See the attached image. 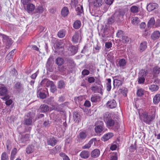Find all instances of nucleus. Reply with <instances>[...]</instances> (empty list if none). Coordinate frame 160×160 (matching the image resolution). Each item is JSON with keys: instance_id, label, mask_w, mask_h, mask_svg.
<instances>
[{"instance_id": "1", "label": "nucleus", "mask_w": 160, "mask_h": 160, "mask_svg": "<svg viewBox=\"0 0 160 160\" xmlns=\"http://www.w3.org/2000/svg\"><path fill=\"white\" fill-rule=\"evenodd\" d=\"M139 118L147 124H150L155 118V113L151 115H148L146 112H143L141 114L139 113Z\"/></svg>"}, {"instance_id": "2", "label": "nucleus", "mask_w": 160, "mask_h": 160, "mask_svg": "<svg viewBox=\"0 0 160 160\" xmlns=\"http://www.w3.org/2000/svg\"><path fill=\"white\" fill-rule=\"evenodd\" d=\"M34 118L33 115L30 112L28 113L25 115L23 124L30 126L32 125V119Z\"/></svg>"}, {"instance_id": "3", "label": "nucleus", "mask_w": 160, "mask_h": 160, "mask_svg": "<svg viewBox=\"0 0 160 160\" xmlns=\"http://www.w3.org/2000/svg\"><path fill=\"white\" fill-rule=\"evenodd\" d=\"M124 15V13L122 10H118L116 11L112 15L116 22H118L122 20Z\"/></svg>"}, {"instance_id": "4", "label": "nucleus", "mask_w": 160, "mask_h": 160, "mask_svg": "<svg viewBox=\"0 0 160 160\" xmlns=\"http://www.w3.org/2000/svg\"><path fill=\"white\" fill-rule=\"evenodd\" d=\"M7 88L5 87H2L0 88V95L4 96L2 98L3 100H7L10 97L8 94Z\"/></svg>"}, {"instance_id": "5", "label": "nucleus", "mask_w": 160, "mask_h": 160, "mask_svg": "<svg viewBox=\"0 0 160 160\" xmlns=\"http://www.w3.org/2000/svg\"><path fill=\"white\" fill-rule=\"evenodd\" d=\"M14 90L17 93H22L24 91V88L22 84L19 82H17L13 87Z\"/></svg>"}, {"instance_id": "6", "label": "nucleus", "mask_w": 160, "mask_h": 160, "mask_svg": "<svg viewBox=\"0 0 160 160\" xmlns=\"http://www.w3.org/2000/svg\"><path fill=\"white\" fill-rule=\"evenodd\" d=\"M45 90L40 88V86L38 88L37 90V95L39 96V98L42 99H44L46 97V95L45 93V90H47L46 88H44Z\"/></svg>"}, {"instance_id": "7", "label": "nucleus", "mask_w": 160, "mask_h": 160, "mask_svg": "<svg viewBox=\"0 0 160 160\" xmlns=\"http://www.w3.org/2000/svg\"><path fill=\"white\" fill-rule=\"evenodd\" d=\"M102 85H93L91 87V90L94 93H98L102 94Z\"/></svg>"}, {"instance_id": "8", "label": "nucleus", "mask_w": 160, "mask_h": 160, "mask_svg": "<svg viewBox=\"0 0 160 160\" xmlns=\"http://www.w3.org/2000/svg\"><path fill=\"white\" fill-rule=\"evenodd\" d=\"M81 38L79 36V33L75 32L72 37V41L74 44L77 43L79 41L81 40Z\"/></svg>"}, {"instance_id": "9", "label": "nucleus", "mask_w": 160, "mask_h": 160, "mask_svg": "<svg viewBox=\"0 0 160 160\" xmlns=\"http://www.w3.org/2000/svg\"><path fill=\"white\" fill-rule=\"evenodd\" d=\"M53 83L54 82L52 81L48 80L47 79H44L42 81L39 85L42 86L45 84V87H48L49 86L50 87Z\"/></svg>"}, {"instance_id": "10", "label": "nucleus", "mask_w": 160, "mask_h": 160, "mask_svg": "<svg viewBox=\"0 0 160 160\" xmlns=\"http://www.w3.org/2000/svg\"><path fill=\"white\" fill-rule=\"evenodd\" d=\"M158 7V4L155 3H152L148 5L147 8L148 11L151 12L157 8Z\"/></svg>"}, {"instance_id": "11", "label": "nucleus", "mask_w": 160, "mask_h": 160, "mask_svg": "<svg viewBox=\"0 0 160 160\" xmlns=\"http://www.w3.org/2000/svg\"><path fill=\"white\" fill-rule=\"evenodd\" d=\"M2 38L3 41L6 44L9 46L12 43V40L9 38L7 36L5 35H2Z\"/></svg>"}, {"instance_id": "12", "label": "nucleus", "mask_w": 160, "mask_h": 160, "mask_svg": "<svg viewBox=\"0 0 160 160\" xmlns=\"http://www.w3.org/2000/svg\"><path fill=\"white\" fill-rule=\"evenodd\" d=\"M160 37V32L158 31H156L152 34L151 38L153 40H155L158 39Z\"/></svg>"}, {"instance_id": "13", "label": "nucleus", "mask_w": 160, "mask_h": 160, "mask_svg": "<svg viewBox=\"0 0 160 160\" xmlns=\"http://www.w3.org/2000/svg\"><path fill=\"white\" fill-rule=\"evenodd\" d=\"M102 32L101 33L102 38L101 39L103 42L105 41L108 36H107L108 33L107 32L106 29L104 28L102 31Z\"/></svg>"}, {"instance_id": "14", "label": "nucleus", "mask_w": 160, "mask_h": 160, "mask_svg": "<svg viewBox=\"0 0 160 160\" xmlns=\"http://www.w3.org/2000/svg\"><path fill=\"white\" fill-rule=\"evenodd\" d=\"M100 154L99 150L98 149H95L92 151L91 153V156L92 158H96L98 157Z\"/></svg>"}, {"instance_id": "15", "label": "nucleus", "mask_w": 160, "mask_h": 160, "mask_svg": "<svg viewBox=\"0 0 160 160\" xmlns=\"http://www.w3.org/2000/svg\"><path fill=\"white\" fill-rule=\"evenodd\" d=\"M107 105L111 108H114L117 106L116 102L114 99L109 101L107 103Z\"/></svg>"}, {"instance_id": "16", "label": "nucleus", "mask_w": 160, "mask_h": 160, "mask_svg": "<svg viewBox=\"0 0 160 160\" xmlns=\"http://www.w3.org/2000/svg\"><path fill=\"white\" fill-rule=\"evenodd\" d=\"M47 142L48 145L51 146H54L56 143L57 141L54 138L52 137L48 139Z\"/></svg>"}, {"instance_id": "17", "label": "nucleus", "mask_w": 160, "mask_h": 160, "mask_svg": "<svg viewBox=\"0 0 160 160\" xmlns=\"http://www.w3.org/2000/svg\"><path fill=\"white\" fill-rule=\"evenodd\" d=\"M100 122L101 123L100 125L96 126L94 128L95 132L97 133H101L103 130V128L102 126L103 123L101 121H100Z\"/></svg>"}, {"instance_id": "18", "label": "nucleus", "mask_w": 160, "mask_h": 160, "mask_svg": "<svg viewBox=\"0 0 160 160\" xmlns=\"http://www.w3.org/2000/svg\"><path fill=\"white\" fill-rule=\"evenodd\" d=\"M112 133L109 132L105 134L101 138V140L106 141L113 136Z\"/></svg>"}, {"instance_id": "19", "label": "nucleus", "mask_w": 160, "mask_h": 160, "mask_svg": "<svg viewBox=\"0 0 160 160\" xmlns=\"http://www.w3.org/2000/svg\"><path fill=\"white\" fill-rule=\"evenodd\" d=\"M80 156L82 158L87 159L89 157L90 153L88 151L84 150L81 152Z\"/></svg>"}, {"instance_id": "20", "label": "nucleus", "mask_w": 160, "mask_h": 160, "mask_svg": "<svg viewBox=\"0 0 160 160\" xmlns=\"http://www.w3.org/2000/svg\"><path fill=\"white\" fill-rule=\"evenodd\" d=\"M147 48V43L146 42L143 41L141 42L139 47V50L140 52L144 51Z\"/></svg>"}, {"instance_id": "21", "label": "nucleus", "mask_w": 160, "mask_h": 160, "mask_svg": "<svg viewBox=\"0 0 160 160\" xmlns=\"http://www.w3.org/2000/svg\"><path fill=\"white\" fill-rule=\"evenodd\" d=\"M152 73L154 76H157L160 73V68L158 66L154 67L153 68Z\"/></svg>"}, {"instance_id": "22", "label": "nucleus", "mask_w": 160, "mask_h": 160, "mask_svg": "<svg viewBox=\"0 0 160 160\" xmlns=\"http://www.w3.org/2000/svg\"><path fill=\"white\" fill-rule=\"evenodd\" d=\"M39 109L41 112H45L49 110V108L47 105L43 104L40 106Z\"/></svg>"}, {"instance_id": "23", "label": "nucleus", "mask_w": 160, "mask_h": 160, "mask_svg": "<svg viewBox=\"0 0 160 160\" xmlns=\"http://www.w3.org/2000/svg\"><path fill=\"white\" fill-rule=\"evenodd\" d=\"M66 86L65 82L63 80L59 81L57 83V86L58 88L62 89L64 88Z\"/></svg>"}, {"instance_id": "24", "label": "nucleus", "mask_w": 160, "mask_h": 160, "mask_svg": "<svg viewBox=\"0 0 160 160\" xmlns=\"http://www.w3.org/2000/svg\"><path fill=\"white\" fill-rule=\"evenodd\" d=\"M69 13V10L67 7H64L62 9L61 14L62 15L63 17L67 16Z\"/></svg>"}, {"instance_id": "25", "label": "nucleus", "mask_w": 160, "mask_h": 160, "mask_svg": "<svg viewBox=\"0 0 160 160\" xmlns=\"http://www.w3.org/2000/svg\"><path fill=\"white\" fill-rule=\"evenodd\" d=\"M113 86L114 88H118L122 84V81L117 79H114L113 81Z\"/></svg>"}, {"instance_id": "26", "label": "nucleus", "mask_w": 160, "mask_h": 160, "mask_svg": "<svg viewBox=\"0 0 160 160\" xmlns=\"http://www.w3.org/2000/svg\"><path fill=\"white\" fill-rule=\"evenodd\" d=\"M160 101V94H156L153 98V102L154 104H158Z\"/></svg>"}, {"instance_id": "27", "label": "nucleus", "mask_w": 160, "mask_h": 160, "mask_svg": "<svg viewBox=\"0 0 160 160\" xmlns=\"http://www.w3.org/2000/svg\"><path fill=\"white\" fill-rule=\"evenodd\" d=\"M73 118L74 121L76 122L79 123L80 120V115L77 112H74L73 114Z\"/></svg>"}, {"instance_id": "28", "label": "nucleus", "mask_w": 160, "mask_h": 160, "mask_svg": "<svg viewBox=\"0 0 160 160\" xmlns=\"http://www.w3.org/2000/svg\"><path fill=\"white\" fill-rule=\"evenodd\" d=\"M155 24V20L154 18L153 17H152L150 18V20H149L147 26L148 28H151L153 27Z\"/></svg>"}, {"instance_id": "29", "label": "nucleus", "mask_w": 160, "mask_h": 160, "mask_svg": "<svg viewBox=\"0 0 160 160\" xmlns=\"http://www.w3.org/2000/svg\"><path fill=\"white\" fill-rule=\"evenodd\" d=\"M131 20L132 23L135 25H137L140 22L139 19L136 17L132 18Z\"/></svg>"}, {"instance_id": "30", "label": "nucleus", "mask_w": 160, "mask_h": 160, "mask_svg": "<svg viewBox=\"0 0 160 160\" xmlns=\"http://www.w3.org/2000/svg\"><path fill=\"white\" fill-rule=\"evenodd\" d=\"M34 147L32 145L28 146L26 148V152L28 154L32 153L34 151Z\"/></svg>"}, {"instance_id": "31", "label": "nucleus", "mask_w": 160, "mask_h": 160, "mask_svg": "<svg viewBox=\"0 0 160 160\" xmlns=\"http://www.w3.org/2000/svg\"><path fill=\"white\" fill-rule=\"evenodd\" d=\"M34 5L32 3H29L27 4V9L29 13L32 12L35 9Z\"/></svg>"}, {"instance_id": "32", "label": "nucleus", "mask_w": 160, "mask_h": 160, "mask_svg": "<svg viewBox=\"0 0 160 160\" xmlns=\"http://www.w3.org/2000/svg\"><path fill=\"white\" fill-rule=\"evenodd\" d=\"M112 114L109 112H105L103 115V120L105 122H106L108 120L111 119Z\"/></svg>"}, {"instance_id": "33", "label": "nucleus", "mask_w": 160, "mask_h": 160, "mask_svg": "<svg viewBox=\"0 0 160 160\" xmlns=\"http://www.w3.org/2000/svg\"><path fill=\"white\" fill-rule=\"evenodd\" d=\"M101 100L100 97L99 96L94 95L91 97V101L93 102H96Z\"/></svg>"}, {"instance_id": "34", "label": "nucleus", "mask_w": 160, "mask_h": 160, "mask_svg": "<svg viewBox=\"0 0 160 160\" xmlns=\"http://www.w3.org/2000/svg\"><path fill=\"white\" fill-rule=\"evenodd\" d=\"M149 90L152 92L157 91L159 89V87L157 85H152L149 86Z\"/></svg>"}, {"instance_id": "35", "label": "nucleus", "mask_w": 160, "mask_h": 160, "mask_svg": "<svg viewBox=\"0 0 160 160\" xmlns=\"http://www.w3.org/2000/svg\"><path fill=\"white\" fill-rule=\"evenodd\" d=\"M147 71H145L144 69L141 70L138 73V76L145 78L146 76L148 74Z\"/></svg>"}, {"instance_id": "36", "label": "nucleus", "mask_w": 160, "mask_h": 160, "mask_svg": "<svg viewBox=\"0 0 160 160\" xmlns=\"http://www.w3.org/2000/svg\"><path fill=\"white\" fill-rule=\"evenodd\" d=\"M105 122H106L107 126L108 127H112L113 126L115 123L114 121L112 118Z\"/></svg>"}, {"instance_id": "37", "label": "nucleus", "mask_w": 160, "mask_h": 160, "mask_svg": "<svg viewBox=\"0 0 160 160\" xmlns=\"http://www.w3.org/2000/svg\"><path fill=\"white\" fill-rule=\"evenodd\" d=\"M102 4V0H95L93 2V4L94 7L97 8L100 7Z\"/></svg>"}, {"instance_id": "38", "label": "nucleus", "mask_w": 160, "mask_h": 160, "mask_svg": "<svg viewBox=\"0 0 160 160\" xmlns=\"http://www.w3.org/2000/svg\"><path fill=\"white\" fill-rule=\"evenodd\" d=\"M64 62L63 58L61 57H58L56 60V63L58 66L62 65Z\"/></svg>"}, {"instance_id": "39", "label": "nucleus", "mask_w": 160, "mask_h": 160, "mask_svg": "<svg viewBox=\"0 0 160 160\" xmlns=\"http://www.w3.org/2000/svg\"><path fill=\"white\" fill-rule=\"evenodd\" d=\"M87 136V133L84 132H80L78 135V138L81 139L83 140L85 139Z\"/></svg>"}, {"instance_id": "40", "label": "nucleus", "mask_w": 160, "mask_h": 160, "mask_svg": "<svg viewBox=\"0 0 160 160\" xmlns=\"http://www.w3.org/2000/svg\"><path fill=\"white\" fill-rule=\"evenodd\" d=\"M66 31L62 29L59 31L58 33V36L60 38H63L65 35Z\"/></svg>"}, {"instance_id": "41", "label": "nucleus", "mask_w": 160, "mask_h": 160, "mask_svg": "<svg viewBox=\"0 0 160 160\" xmlns=\"http://www.w3.org/2000/svg\"><path fill=\"white\" fill-rule=\"evenodd\" d=\"M126 64V62L125 60L124 59H122L118 61V65L120 67L125 66Z\"/></svg>"}, {"instance_id": "42", "label": "nucleus", "mask_w": 160, "mask_h": 160, "mask_svg": "<svg viewBox=\"0 0 160 160\" xmlns=\"http://www.w3.org/2000/svg\"><path fill=\"white\" fill-rule=\"evenodd\" d=\"M130 10L132 13H136L138 12V8L136 6H132L131 7Z\"/></svg>"}, {"instance_id": "43", "label": "nucleus", "mask_w": 160, "mask_h": 160, "mask_svg": "<svg viewBox=\"0 0 160 160\" xmlns=\"http://www.w3.org/2000/svg\"><path fill=\"white\" fill-rule=\"evenodd\" d=\"M81 25V23L80 21L77 20L75 21L73 25V28L75 29L79 28Z\"/></svg>"}, {"instance_id": "44", "label": "nucleus", "mask_w": 160, "mask_h": 160, "mask_svg": "<svg viewBox=\"0 0 160 160\" xmlns=\"http://www.w3.org/2000/svg\"><path fill=\"white\" fill-rule=\"evenodd\" d=\"M55 47L58 49L62 48L63 46V43L61 41L56 42L54 44Z\"/></svg>"}, {"instance_id": "45", "label": "nucleus", "mask_w": 160, "mask_h": 160, "mask_svg": "<svg viewBox=\"0 0 160 160\" xmlns=\"http://www.w3.org/2000/svg\"><path fill=\"white\" fill-rule=\"evenodd\" d=\"M76 11L78 15H80L83 12V9L82 6L79 5L76 9Z\"/></svg>"}, {"instance_id": "46", "label": "nucleus", "mask_w": 160, "mask_h": 160, "mask_svg": "<svg viewBox=\"0 0 160 160\" xmlns=\"http://www.w3.org/2000/svg\"><path fill=\"white\" fill-rule=\"evenodd\" d=\"M108 82L106 83L107 90L108 91H109L111 88V79L110 78H108L107 79Z\"/></svg>"}, {"instance_id": "47", "label": "nucleus", "mask_w": 160, "mask_h": 160, "mask_svg": "<svg viewBox=\"0 0 160 160\" xmlns=\"http://www.w3.org/2000/svg\"><path fill=\"white\" fill-rule=\"evenodd\" d=\"M93 143V141L92 139H91L89 141L88 143L87 144H86L84 146H83L82 147V148L83 149H88L91 146V145Z\"/></svg>"}, {"instance_id": "48", "label": "nucleus", "mask_w": 160, "mask_h": 160, "mask_svg": "<svg viewBox=\"0 0 160 160\" xmlns=\"http://www.w3.org/2000/svg\"><path fill=\"white\" fill-rule=\"evenodd\" d=\"M44 10V8L41 6H38L36 9V12L38 13H42Z\"/></svg>"}, {"instance_id": "49", "label": "nucleus", "mask_w": 160, "mask_h": 160, "mask_svg": "<svg viewBox=\"0 0 160 160\" xmlns=\"http://www.w3.org/2000/svg\"><path fill=\"white\" fill-rule=\"evenodd\" d=\"M1 160H9L8 155L5 152L2 153L1 156Z\"/></svg>"}, {"instance_id": "50", "label": "nucleus", "mask_w": 160, "mask_h": 160, "mask_svg": "<svg viewBox=\"0 0 160 160\" xmlns=\"http://www.w3.org/2000/svg\"><path fill=\"white\" fill-rule=\"evenodd\" d=\"M59 155L62 158L63 160H70L69 157L65 153L61 152L59 154Z\"/></svg>"}, {"instance_id": "51", "label": "nucleus", "mask_w": 160, "mask_h": 160, "mask_svg": "<svg viewBox=\"0 0 160 160\" xmlns=\"http://www.w3.org/2000/svg\"><path fill=\"white\" fill-rule=\"evenodd\" d=\"M144 91L143 89L140 88L137 90V94L139 97L141 96L144 94Z\"/></svg>"}, {"instance_id": "52", "label": "nucleus", "mask_w": 160, "mask_h": 160, "mask_svg": "<svg viewBox=\"0 0 160 160\" xmlns=\"http://www.w3.org/2000/svg\"><path fill=\"white\" fill-rule=\"evenodd\" d=\"M57 90L56 87L53 83L50 87V90L52 92L54 93L57 91Z\"/></svg>"}, {"instance_id": "53", "label": "nucleus", "mask_w": 160, "mask_h": 160, "mask_svg": "<svg viewBox=\"0 0 160 160\" xmlns=\"http://www.w3.org/2000/svg\"><path fill=\"white\" fill-rule=\"evenodd\" d=\"M78 3V0H71L70 3L71 7L72 8H75L76 7V5Z\"/></svg>"}, {"instance_id": "54", "label": "nucleus", "mask_w": 160, "mask_h": 160, "mask_svg": "<svg viewBox=\"0 0 160 160\" xmlns=\"http://www.w3.org/2000/svg\"><path fill=\"white\" fill-rule=\"evenodd\" d=\"M70 51L72 53V54H75L78 51V48L74 46H72L71 47Z\"/></svg>"}, {"instance_id": "55", "label": "nucleus", "mask_w": 160, "mask_h": 160, "mask_svg": "<svg viewBox=\"0 0 160 160\" xmlns=\"http://www.w3.org/2000/svg\"><path fill=\"white\" fill-rule=\"evenodd\" d=\"M115 21H116L114 18L113 17V15H112L108 19V22L109 24H112Z\"/></svg>"}, {"instance_id": "56", "label": "nucleus", "mask_w": 160, "mask_h": 160, "mask_svg": "<svg viewBox=\"0 0 160 160\" xmlns=\"http://www.w3.org/2000/svg\"><path fill=\"white\" fill-rule=\"evenodd\" d=\"M122 41L123 43H126L129 41V38L126 36H123L122 38Z\"/></svg>"}, {"instance_id": "57", "label": "nucleus", "mask_w": 160, "mask_h": 160, "mask_svg": "<svg viewBox=\"0 0 160 160\" xmlns=\"http://www.w3.org/2000/svg\"><path fill=\"white\" fill-rule=\"evenodd\" d=\"M136 144L135 143L134 145H132L129 148V150L130 152H134L136 150Z\"/></svg>"}, {"instance_id": "58", "label": "nucleus", "mask_w": 160, "mask_h": 160, "mask_svg": "<svg viewBox=\"0 0 160 160\" xmlns=\"http://www.w3.org/2000/svg\"><path fill=\"white\" fill-rule=\"evenodd\" d=\"M145 78L142 77H139L138 76V83L139 84H143L145 81Z\"/></svg>"}, {"instance_id": "59", "label": "nucleus", "mask_w": 160, "mask_h": 160, "mask_svg": "<svg viewBox=\"0 0 160 160\" xmlns=\"http://www.w3.org/2000/svg\"><path fill=\"white\" fill-rule=\"evenodd\" d=\"M89 71L86 69H84L82 72V74L83 76L88 75L89 74Z\"/></svg>"}, {"instance_id": "60", "label": "nucleus", "mask_w": 160, "mask_h": 160, "mask_svg": "<svg viewBox=\"0 0 160 160\" xmlns=\"http://www.w3.org/2000/svg\"><path fill=\"white\" fill-rule=\"evenodd\" d=\"M87 81L88 83H91L94 82L95 79L93 77H89L88 78Z\"/></svg>"}, {"instance_id": "61", "label": "nucleus", "mask_w": 160, "mask_h": 160, "mask_svg": "<svg viewBox=\"0 0 160 160\" xmlns=\"http://www.w3.org/2000/svg\"><path fill=\"white\" fill-rule=\"evenodd\" d=\"M12 57L8 54L5 58L6 61L7 62H10L12 59Z\"/></svg>"}, {"instance_id": "62", "label": "nucleus", "mask_w": 160, "mask_h": 160, "mask_svg": "<svg viewBox=\"0 0 160 160\" xmlns=\"http://www.w3.org/2000/svg\"><path fill=\"white\" fill-rule=\"evenodd\" d=\"M123 35V32L121 30L118 31L117 33V36L118 37L120 38L122 37Z\"/></svg>"}, {"instance_id": "63", "label": "nucleus", "mask_w": 160, "mask_h": 160, "mask_svg": "<svg viewBox=\"0 0 160 160\" xmlns=\"http://www.w3.org/2000/svg\"><path fill=\"white\" fill-rule=\"evenodd\" d=\"M53 98L50 97L45 100V102L48 104H51V102L53 101Z\"/></svg>"}, {"instance_id": "64", "label": "nucleus", "mask_w": 160, "mask_h": 160, "mask_svg": "<svg viewBox=\"0 0 160 160\" xmlns=\"http://www.w3.org/2000/svg\"><path fill=\"white\" fill-rule=\"evenodd\" d=\"M50 122L47 120L44 122L43 125L45 127H48L50 126Z\"/></svg>"}]
</instances>
